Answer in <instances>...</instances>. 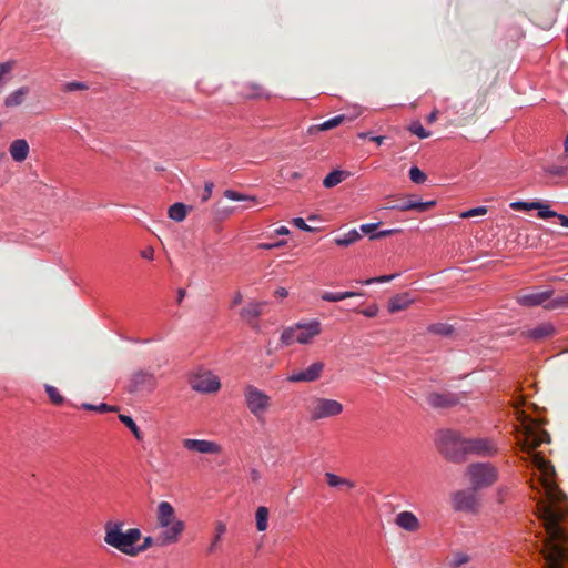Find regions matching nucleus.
<instances>
[{
	"mask_svg": "<svg viewBox=\"0 0 568 568\" xmlns=\"http://www.w3.org/2000/svg\"><path fill=\"white\" fill-rule=\"evenodd\" d=\"M516 437L517 445L530 455L531 463L540 471L545 498L537 504V513L546 534L540 550L544 568H568V532L564 526L568 517L566 496L554 480L555 467L535 452L541 444L550 443V435L535 420H529L523 422Z\"/></svg>",
	"mask_w": 568,
	"mask_h": 568,
	"instance_id": "nucleus-1",
	"label": "nucleus"
},
{
	"mask_svg": "<svg viewBox=\"0 0 568 568\" xmlns=\"http://www.w3.org/2000/svg\"><path fill=\"white\" fill-rule=\"evenodd\" d=\"M123 521L109 520L104 524V542L121 554L135 558L154 545L156 537H142L139 528L123 529Z\"/></svg>",
	"mask_w": 568,
	"mask_h": 568,
	"instance_id": "nucleus-2",
	"label": "nucleus"
},
{
	"mask_svg": "<svg viewBox=\"0 0 568 568\" xmlns=\"http://www.w3.org/2000/svg\"><path fill=\"white\" fill-rule=\"evenodd\" d=\"M156 527L162 530L156 536L158 546L176 544L185 529V524L175 515L173 506L169 501H161L155 513Z\"/></svg>",
	"mask_w": 568,
	"mask_h": 568,
	"instance_id": "nucleus-3",
	"label": "nucleus"
},
{
	"mask_svg": "<svg viewBox=\"0 0 568 568\" xmlns=\"http://www.w3.org/2000/svg\"><path fill=\"white\" fill-rule=\"evenodd\" d=\"M436 443L440 454L450 462L460 463L467 455V439L454 430L445 429L438 432Z\"/></svg>",
	"mask_w": 568,
	"mask_h": 568,
	"instance_id": "nucleus-4",
	"label": "nucleus"
},
{
	"mask_svg": "<svg viewBox=\"0 0 568 568\" xmlns=\"http://www.w3.org/2000/svg\"><path fill=\"white\" fill-rule=\"evenodd\" d=\"M321 334V323L312 321L310 323H297L287 327L282 332L281 343L290 346L297 342L300 344H308L315 336Z\"/></svg>",
	"mask_w": 568,
	"mask_h": 568,
	"instance_id": "nucleus-5",
	"label": "nucleus"
},
{
	"mask_svg": "<svg viewBox=\"0 0 568 568\" xmlns=\"http://www.w3.org/2000/svg\"><path fill=\"white\" fill-rule=\"evenodd\" d=\"M467 475L474 490L489 487L498 478L497 469L493 465L485 463L469 465L467 467Z\"/></svg>",
	"mask_w": 568,
	"mask_h": 568,
	"instance_id": "nucleus-6",
	"label": "nucleus"
},
{
	"mask_svg": "<svg viewBox=\"0 0 568 568\" xmlns=\"http://www.w3.org/2000/svg\"><path fill=\"white\" fill-rule=\"evenodd\" d=\"M245 404L257 419H261L271 406V397L253 385L244 388Z\"/></svg>",
	"mask_w": 568,
	"mask_h": 568,
	"instance_id": "nucleus-7",
	"label": "nucleus"
},
{
	"mask_svg": "<svg viewBox=\"0 0 568 568\" xmlns=\"http://www.w3.org/2000/svg\"><path fill=\"white\" fill-rule=\"evenodd\" d=\"M190 385L199 393H216L221 388L220 378L211 371L202 368L190 376Z\"/></svg>",
	"mask_w": 568,
	"mask_h": 568,
	"instance_id": "nucleus-8",
	"label": "nucleus"
},
{
	"mask_svg": "<svg viewBox=\"0 0 568 568\" xmlns=\"http://www.w3.org/2000/svg\"><path fill=\"white\" fill-rule=\"evenodd\" d=\"M308 410L311 418L317 420L339 415L343 412V405L335 399L315 398Z\"/></svg>",
	"mask_w": 568,
	"mask_h": 568,
	"instance_id": "nucleus-9",
	"label": "nucleus"
},
{
	"mask_svg": "<svg viewBox=\"0 0 568 568\" xmlns=\"http://www.w3.org/2000/svg\"><path fill=\"white\" fill-rule=\"evenodd\" d=\"M156 386V378L152 372L139 369L132 373L128 392L131 394H150Z\"/></svg>",
	"mask_w": 568,
	"mask_h": 568,
	"instance_id": "nucleus-10",
	"label": "nucleus"
},
{
	"mask_svg": "<svg viewBox=\"0 0 568 568\" xmlns=\"http://www.w3.org/2000/svg\"><path fill=\"white\" fill-rule=\"evenodd\" d=\"M452 507L456 511L476 513L479 508V499L476 490L463 489L452 495Z\"/></svg>",
	"mask_w": 568,
	"mask_h": 568,
	"instance_id": "nucleus-11",
	"label": "nucleus"
},
{
	"mask_svg": "<svg viewBox=\"0 0 568 568\" xmlns=\"http://www.w3.org/2000/svg\"><path fill=\"white\" fill-rule=\"evenodd\" d=\"M554 290H545V291H525L520 292L516 300L518 304L526 307H535V306H544L554 300Z\"/></svg>",
	"mask_w": 568,
	"mask_h": 568,
	"instance_id": "nucleus-12",
	"label": "nucleus"
},
{
	"mask_svg": "<svg viewBox=\"0 0 568 568\" xmlns=\"http://www.w3.org/2000/svg\"><path fill=\"white\" fill-rule=\"evenodd\" d=\"M325 364L323 362H314L307 368L301 371H293L287 381L291 383H311L320 379L324 371Z\"/></svg>",
	"mask_w": 568,
	"mask_h": 568,
	"instance_id": "nucleus-13",
	"label": "nucleus"
},
{
	"mask_svg": "<svg viewBox=\"0 0 568 568\" xmlns=\"http://www.w3.org/2000/svg\"><path fill=\"white\" fill-rule=\"evenodd\" d=\"M182 445L187 450L201 454H219L221 452L220 445L211 440L186 438L183 439Z\"/></svg>",
	"mask_w": 568,
	"mask_h": 568,
	"instance_id": "nucleus-14",
	"label": "nucleus"
},
{
	"mask_svg": "<svg viewBox=\"0 0 568 568\" xmlns=\"http://www.w3.org/2000/svg\"><path fill=\"white\" fill-rule=\"evenodd\" d=\"M467 454L491 456L496 453L494 443L487 438L467 439Z\"/></svg>",
	"mask_w": 568,
	"mask_h": 568,
	"instance_id": "nucleus-15",
	"label": "nucleus"
},
{
	"mask_svg": "<svg viewBox=\"0 0 568 568\" xmlns=\"http://www.w3.org/2000/svg\"><path fill=\"white\" fill-rule=\"evenodd\" d=\"M435 204H436L435 201L423 202V201L415 200L414 197H409V199L403 200L396 204L389 205L386 209L398 210V211L415 210L418 212H425V211L429 210L430 207H433Z\"/></svg>",
	"mask_w": 568,
	"mask_h": 568,
	"instance_id": "nucleus-16",
	"label": "nucleus"
},
{
	"mask_svg": "<svg viewBox=\"0 0 568 568\" xmlns=\"http://www.w3.org/2000/svg\"><path fill=\"white\" fill-rule=\"evenodd\" d=\"M556 334V328L551 323H541L535 328L524 331L521 335L532 341H544Z\"/></svg>",
	"mask_w": 568,
	"mask_h": 568,
	"instance_id": "nucleus-17",
	"label": "nucleus"
},
{
	"mask_svg": "<svg viewBox=\"0 0 568 568\" xmlns=\"http://www.w3.org/2000/svg\"><path fill=\"white\" fill-rule=\"evenodd\" d=\"M395 524L409 532H415L420 528L419 519L412 511L404 510L396 515Z\"/></svg>",
	"mask_w": 568,
	"mask_h": 568,
	"instance_id": "nucleus-18",
	"label": "nucleus"
},
{
	"mask_svg": "<svg viewBox=\"0 0 568 568\" xmlns=\"http://www.w3.org/2000/svg\"><path fill=\"white\" fill-rule=\"evenodd\" d=\"M30 152L29 143L24 139H17L11 142L9 153L16 162H23Z\"/></svg>",
	"mask_w": 568,
	"mask_h": 568,
	"instance_id": "nucleus-19",
	"label": "nucleus"
},
{
	"mask_svg": "<svg viewBox=\"0 0 568 568\" xmlns=\"http://www.w3.org/2000/svg\"><path fill=\"white\" fill-rule=\"evenodd\" d=\"M414 302L415 300L407 292L396 294L388 302V311L389 313H396L407 310Z\"/></svg>",
	"mask_w": 568,
	"mask_h": 568,
	"instance_id": "nucleus-20",
	"label": "nucleus"
},
{
	"mask_svg": "<svg viewBox=\"0 0 568 568\" xmlns=\"http://www.w3.org/2000/svg\"><path fill=\"white\" fill-rule=\"evenodd\" d=\"M427 404L434 408H446L455 405L457 399L450 394L430 393L426 397Z\"/></svg>",
	"mask_w": 568,
	"mask_h": 568,
	"instance_id": "nucleus-21",
	"label": "nucleus"
},
{
	"mask_svg": "<svg viewBox=\"0 0 568 568\" xmlns=\"http://www.w3.org/2000/svg\"><path fill=\"white\" fill-rule=\"evenodd\" d=\"M265 305V302H251L241 310L240 316L243 321L252 323L262 315Z\"/></svg>",
	"mask_w": 568,
	"mask_h": 568,
	"instance_id": "nucleus-22",
	"label": "nucleus"
},
{
	"mask_svg": "<svg viewBox=\"0 0 568 568\" xmlns=\"http://www.w3.org/2000/svg\"><path fill=\"white\" fill-rule=\"evenodd\" d=\"M29 88L28 87H21L17 89L16 91L11 92L6 99H4V105L7 108H13L21 105L26 99V97L29 94Z\"/></svg>",
	"mask_w": 568,
	"mask_h": 568,
	"instance_id": "nucleus-23",
	"label": "nucleus"
},
{
	"mask_svg": "<svg viewBox=\"0 0 568 568\" xmlns=\"http://www.w3.org/2000/svg\"><path fill=\"white\" fill-rule=\"evenodd\" d=\"M348 175L349 173L347 171L334 170L325 176L323 180V185L327 189L334 187L344 181Z\"/></svg>",
	"mask_w": 568,
	"mask_h": 568,
	"instance_id": "nucleus-24",
	"label": "nucleus"
},
{
	"mask_svg": "<svg viewBox=\"0 0 568 568\" xmlns=\"http://www.w3.org/2000/svg\"><path fill=\"white\" fill-rule=\"evenodd\" d=\"M363 293L359 292H324L321 297L326 302H339L348 297L353 296H362Z\"/></svg>",
	"mask_w": 568,
	"mask_h": 568,
	"instance_id": "nucleus-25",
	"label": "nucleus"
},
{
	"mask_svg": "<svg viewBox=\"0 0 568 568\" xmlns=\"http://www.w3.org/2000/svg\"><path fill=\"white\" fill-rule=\"evenodd\" d=\"M325 478L331 487H346L352 489L355 487V484L346 478L339 477L333 473H325Z\"/></svg>",
	"mask_w": 568,
	"mask_h": 568,
	"instance_id": "nucleus-26",
	"label": "nucleus"
},
{
	"mask_svg": "<svg viewBox=\"0 0 568 568\" xmlns=\"http://www.w3.org/2000/svg\"><path fill=\"white\" fill-rule=\"evenodd\" d=\"M361 239L357 230L353 229L349 232L334 239V243L338 246H349Z\"/></svg>",
	"mask_w": 568,
	"mask_h": 568,
	"instance_id": "nucleus-27",
	"label": "nucleus"
},
{
	"mask_svg": "<svg viewBox=\"0 0 568 568\" xmlns=\"http://www.w3.org/2000/svg\"><path fill=\"white\" fill-rule=\"evenodd\" d=\"M345 120H346V116L344 114H339V115H336V116H334V118L323 122L322 124L312 126L310 129V131L311 132H313V131H327V130H331V129H334V128L338 126Z\"/></svg>",
	"mask_w": 568,
	"mask_h": 568,
	"instance_id": "nucleus-28",
	"label": "nucleus"
},
{
	"mask_svg": "<svg viewBox=\"0 0 568 568\" xmlns=\"http://www.w3.org/2000/svg\"><path fill=\"white\" fill-rule=\"evenodd\" d=\"M256 529L258 531H265L268 527V509L264 506H260L255 513Z\"/></svg>",
	"mask_w": 568,
	"mask_h": 568,
	"instance_id": "nucleus-29",
	"label": "nucleus"
},
{
	"mask_svg": "<svg viewBox=\"0 0 568 568\" xmlns=\"http://www.w3.org/2000/svg\"><path fill=\"white\" fill-rule=\"evenodd\" d=\"M168 214L170 219L181 222L186 217V205L183 203H174L170 206Z\"/></svg>",
	"mask_w": 568,
	"mask_h": 568,
	"instance_id": "nucleus-30",
	"label": "nucleus"
},
{
	"mask_svg": "<svg viewBox=\"0 0 568 568\" xmlns=\"http://www.w3.org/2000/svg\"><path fill=\"white\" fill-rule=\"evenodd\" d=\"M224 196L231 201H246L250 204L246 207H250L257 203V200L255 196L252 195H245L240 192H236L234 190H226L224 192Z\"/></svg>",
	"mask_w": 568,
	"mask_h": 568,
	"instance_id": "nucleus-31",
	"label": "nucleus"
},
{
	"mask_svg": "<svg viewBox=\"0 0 568 568\" xmlns=\"http://www.w3.org/2000/svg\"><path fill=\"white\" fill-rule=\"evenodd\" d=\"M225 531H226L225 524H223L222 521H219L216 524V527H215V536L212 539L210 546L207 547V552L209 554H214L215 552V550L217 549L219 544L221 541V538L225 534Z\"/></svg>",
	"mask_w": 568,
	"mask_h": 568,
	"instance_id": "nucleus-32",
	"label": "nucleus"
},
{
	"mask_svg": "<svg viewBox=\"0 0 568 568\" xmlns=\"http://www.w3.org/2000/svg\"><path fill=\"white\" fill-rule=\"evenodd\" d=\"M427 331L429 333L440 335V336H450L454 333V327L447 323H436L428 326Z\"/></svg>",
	"mask_w": 568,
	"mask_h": 568,
	"instance_id": "nucleus-33",
	"label": "nucleus"
},
{
	"mask_svg": "<svg viewBox=\"0 0 568 568\" xmlns=\"http://www.w3.org/2000/svg\"><path fill=\"white\" fill-rule=\"evenodd\" d=\"M119 420L121 423H123L131 432L132 434L134 435V437L138 439V440H142L143 439V434L142 432L139 429V427L136 426L135 422L132 419V417L128 416V415H124V414H120L119 415Z\"/></svg>",
	"mask_w": 568,
	"mask_h": 568,
	"instance_id": "nucleus-34",
	"label": "nucleus"
},
{
	"mask_svg": "<svg viewBox=\"0 0 568 568\" xmlns=\"http://www.w3.org/2000/svg\"><path fill=\"white\" fill-rule=\"evenodd\" d=\"M561 307H568V293L554 297V300L546 305V310H556Z\"/></svg>",
	"mask_w": 568,
	"mask_h": 568,
	"instance_id": "nucleus-35",
	"label": "nucleus"
},
{
	"mask_svg": "<svg viewBox=\"0 0 568 568\" xmlns=\"http://www.w3.org/2000/svg\"><path fill=\"white\" fill-rule=\"evenodd\" d=\"M538 211V217L540 219H549V217H557L560 215L559 213L550 210L548 204H545L542 202H538V207L536 209Z\"/></svg>",
	"mask_w": 568,
	"mask_h": 568,
	"instance_id": "nucleus-36",
	"label": "nucleus"
},
{
	"mask_svg": "<svg viewBox=\"0 0 568 568\" xmlns=\"http://www.w3.org/2000/svg\"><path fill=\"white\" fill-rule=\"evenodd\" d=\"M45 392L50 400L55 405H61L64 402L63 396L59 393L58 388L52 385H45Z\"/></svg>",
	"mask_w": 568,
	"mask_h": 568,
	"instance_id": "nucleus-37",
	"label": "nucleus"
},
{
	"mask_svg": "<svg viewBox=\"0 0 568 568\" xmlns=\"http://www.w3.org/2000/svg\"><path fill=\"white\" fill-rule=\"evenodd\" d=\"M82 408L87 409V410H94V412H99V413H106V412H116L118 410V407L116 406H110L108 404H100V405H92V404H82Z\"/></svg>",
	"mask_w": 568,
	"mask_h": 568,
	"instance_id": "nucleus-38",
	"label": "nucleus"
},
{
	"mask_svg": "<svg viewBox=\"0 0 568 568\" xmlns=\"http://www.w3.org/2000/svg\"><path fill=\"white\" fill-rule=\"evenodd\" d=\"M510 207L515 211H531L538 207V201L536 202H523L517 201L510 203Z\"/></svg>",
	"mask_w": 568,
	"mask_h": 568,
	"instance_id": "nucleus-39",
	"label": "nucleus"
},
{
	"mask_svg": "<svg viewBox=\"0 0 568 568\" xmlns=\"http://www.w3.org/2000/svg\"><path fill=\"white\" fill-rule=\"evenodd\" d=\"M409 179L416 184H423L427 176L419 168L413 166L409 170Z\"/></svg>",
	"mask_w": 568,
	"mask_h": 568,
	"instance_id": "nucleus-40",
	"label": "nucleus"
},
{
	"mask_svg": "<svg viewBox=\"0 0 568 568\" xmlns=\"http://www.w3.org/2000/svg\"><path fill=\"white\" fill-rule=\"evenodd\" d=\"M408 130L419 139H426L430 135V132L426 131L419 122L412 123Z\"/></svg>",
	"mask_w": 568,
	"mask_h": 568,
	"instance_id": "nucleus-41",
	"label": "nucleus"
},
{
	"mask_svg": "<svg viewBox=\"0 0 568 568\" xmlns=\"http://www.w3.org/2000/svg\"><path fill=\"white\" fill-rule=\"evenodd\" d=\"M469 561V557L463 552H456L454 554L452 560H450V566L453 568H459L460 566H463L464 564H467Z\"/></svg>",
	"mask_w": 568,
	"mask_h": 568,
	"instance_id": "nucleus-42",
	"label": "nucleus"
},
{
	"mask_svg": "<svg viewBox=\"0 0 568 568\" xmlns=\"http://www.w3.org/2000/svg\"><path fill=\"white\" fill-rule=\"evenodd\" d=\"M486 213H487L486 206H478V207H474V209L463 212L460 214V217L469 219V217L477 216V215H485Z\"/></svg>",
	"mask_w": 568,
	"mask_h": 568,
	"instance_id": "nucleus-43",
	"label": "nucleus"
},
{
	"mask_svg": "<svg viewBox=\"0 0 568 568\" xmlns=\"http://www.w3.org/2000/svg\"><path fill=\"white\" fill-rule=\"evenodd\" d=\"M396 276H397V274L382 275V276L372 277V278H368V280H365V281H361L359 283H362L364 285H369V284H373V283H386V282L392 281Z\"/></svg>",
	"mask_w": 568,
	"mask_h": 568,
	"instance_id": "nucleus-44",
	"label": "nucleus"
},
{
	"mask_svg": "<svg viewBox=\"0 0 568 568\" xmlns=\"http://www.w3.org/2000/svg\"><path fill=\"white\" fill-rule=\"evenodd\" d=\"M88 85L84 82L72 81L63 85V91L71 92L75 90H87Z\"/></svg>",
	"mask_w": 568,
	"mask_h": 568,
	"instance_id": "nucleus-45",
	"label": "nucleus"
},
{
	"mask_svg": "<svg viewBox=\"0 0 568 568\" xmlns=\"http://www.w3.org/2000/svg\"><path fill=\"white\" fill-rule=\"evenodd\" d=\"M397 232H399V230H397V229L383 230V231L372 234L371 240L386 237V236L393 235Z\"/></svg>",
	"mask_w": 568,
	"mask_h": 568,
	"instance_id": "nucleus-46",
	"label": "nucleus"
},
{
	"mask_svg": "<svg viewBox=\"0 0 568 568\" xmlns=\"http://www.w3.org/2000/svg\"><path fill=\"white\" fill-rule=\"evenodd\" d=\"M213 187H214L213 182H211V181L205 182L204 191H203V194H202V201L203 202H206L211 197Z\"/></svg>",
	"mask_w": 568,
	"mask_h": 568,
	"instance_id": "nucleus-47",
	"label": "nucleus"
},
{
	"mask_svg": "<svg viewBox=\"0 0 568 568\" xmlns=\"http://www.w3.org/2000/svg\"><path fill=\"white\" fill-rule=\"evenodd\" d=\"M545 171L551 175H557V176H561L565 174L566 172V169L562 168V166H557V165H552V166H548L545 169Z\"/></svg>",
	"mask_w": 568,
	"mask_h": 568,
	"instance_id": "nucleus-48",
	"label": "nucleus"
},
{
	"mask_svg": "<svg viewBox=\"0 0 568 568\" xmlns=\"http://www.w3.org/2000/svg\"><path fill=\"white\" fill-rule=\"evenodd\" d=\"M292 223H293L296 227H298V229H301V230H303V231H307V232L312 231V227H311V226H308V225L305 223L304 219H302V217H295V219H293Z\"/></svg>",
	"mask_w": 568,
	"mask_h": 568,
	"instance_id": "nucleus-49",
	"label": "nucleus"
},
{
	"mask_svg": "<svg viewBox=\"0 0 568 568\" xmlns=\"http://www.w3.org/2000/svg\"><path fill=\"white\" fill-rule=\"evenodd\" d=\"M378 225L379 223L362 224L361 231L365 234H369L371 236L372 234H374L373 232L377 229Z\"/></svg>",
	"mask_w": 568,
	"mask_h": 568,
	"instance_id": "nucleus-50",
	"label": "nucleus"
},
{
	"mask_svg": "<svg viewBox=\"0 0 568 568\" xmlns=\"http://www.w3.org/2000/svg\"><path fill=\"white\" fill-rule=\"evenodd\" d=\"M366 317H375L378 314L377 305H371L361 312Z\"/></svg>",
	"mask_w": 568,
	"mask_h": 568,
	"instance_id": "nucleus-51",
	"label": "nucleus"
},
{
	"mask_svg": "<svg viewBox=\"0 0 568 568\" xmlns=\"http://www.w3.org/2000/svg\"><path fill=\"white\" fill-rule=\"evenodd\" d=\"M285 241H278L276 243H261L258 245V247L263 248V250H273L275 247H280V246H283L285 245Z\"/></svg>",
	"mask_w": 568,
	"mask_h": 568,
	"instance_id": "nucleus-52",
	"label": "nucleus"
},
{
	"mask_svg": "<svg viewBox=\"0 0 568 568\" xmlns=\"http://www.w3.org/2000/svg\"><path fill=\"white\" fill-rule=\"evenodd\" d=\"M231 212L232 211L229 209L220 210L216 207L214 214H215L216 219L223 220V219H226L231 214Z\"/></svg>",
	"mask_w": 568,
	"mask_h": 568,
	"instance_id": "nucleus-53",
	"label": "nucleus"
},
{
	"mask_svg": "<svg viewBox=\"0 0 568 568\" xmlns=\"http://www.w3.org/2000/svg\"><path fill=\"white\" fill-rule=\"evenodd\" d=\"M141 256L145 260H153L154 251L152 247H148L141 252Z\"/></svg>",
	"mask_w": 568,
	"mask_h": 568,
	"instance_id": "nucleus-54",
	"label": "nucleus"
},
{
	"mask_svg": "<svg viewBox=\"0 0 568 568\" xmlns=\"http://www.w3.org/2000/svg\"><path fill=\"white\" fill-rule=\"evenodd\" d=\"M253 93L245 94L247 98H258L262 97V88L260 85H253Z\"/></svg>",
	"mask_w": 568,
	"mask_h": 568,
	"instance_id": "nucleus-55",
	"label": "nucleus"
},
{
	"mask_svg": "<svg viewBox=\"0 0 568 568\" xmlns=\"http://www.w3.org/2000/svg\"><path fill=\"white\" fill-rule=\"evenodd\" d=\"M288 294L287 290L284 288V287H278L276 291H275V295L278 296V297H286Z\"/></svg>",
	"mask_w": 568,
	"mask_h": 568,
	"instance_id": "nucleus-56",
	"label": "nucleus"
},
{
	"mask_svg": "<svg viewBox=\"0 0 568 568\" xmlns=\"http://www.w3.org/2000/svg\"><path fill=\"white\" fill-rule=\"evenodd\" d=\"M275 233L278 235H287L290 233V230L286 226H280L275 230Z\"/></svg>",
	"mask_w": 568,
	"mask_h": 568,
	"instance_id": "nucleus-57",
	"label": "nucleus"
},
{
	"mask_svg": "<svg viewBox=\"0 0 568 568\" xmlns=\"http://www.w3.org/2000/svg\"><path fill=\"white\" fill-rule=\"evenodd\" d=\"M437 114H438V111L437 110H434L428 116H427V122L428 123H433L437 120Z\"/></svg>",
	"mask_w": 568,
	"mask_h": 568,
	"instance_id": "nucleus-58",
	"label": "nucleus"
},
{
	"mask_svg": "<svg viewBox=\"0 0 568 568\" xmlns=\"http://www.w3.org/2000/svg\"><path fill=\"white\" fill-rule=\"evenodd\" d=\"M242 294L237 292L232 301V306L239 305L242 302Z\"/></svg>",
	"mask_w": 568,
	"mask_h": 568,
	"instance_id": "nucleus-59",
	"label": "nucleus"
},
{
	"mask_svg": "<svg viewBox=\"0 0 568 568\" xmlns=\"http://www.w3.org/2000/svg\"><path fill=\"white\" fill-rule=\"evenodd\" d=\"M558 220L560 222V225L568 227V216L566 215H558Z\"/></svg>",
	"mask_w": 568,
	"mask_h": 568,
	"instance_id": "nucleus-60",
	"label": "nucleus"
},
{
	"mask_svg": "<svg viewBox=\"0 0 568 568\" xmlns=\"http://www.w3.org/2000/svg\"><path fill=\"white\" fill-rule=\"evenodd\" d=\"M184 296H185V290L180 288V290L178 291V303H179V304L183 301Z\"/></svg>",
	"mask_w": 568,
	"mask_h": 568,
	"instance_id": "nucleus-61",
	"label": "nucleus"
},
{
	"mask_svg": "<svg viewBox=\"0 0 568 568\" xmlns=\"http://www.w3.org/2000/svg\"><path fill=\"white\" fill-rule=\"evenodd\" d=\"M369 139L381 145L384 141V136H369Z\"/></svg>",
	"mask_w": 568,
	"mask_h": 568,
	"instance_id": "nucleus-62",
	"label": "nucleus"
},
{
	"mask_svg": "<svg viewBox=\"0 0 568 568\" xmlns=\"http://www.w3.org/2000/svg\"><path fill=\"white\" fill-rule=\"evenodd\" d=\"M251 477H252V479H253V480H257V479L260 478V474H258V471H257V470H255V469H253V470L251 471Z\"/></svg>",
	"mask_w": 568,
	"mask_h": 568,
	"instance_id": "nucleus-63",
	"label": "nucleus"
},
{
	"mask_svg": "<svg viewBox=\"0 0 568 568\" xmlns=\"http://www.w3.org/2000/svg\"><path fill=\"white\" fill-rule=\"evenodd\" d=\"M368 136H369V133H367V132L358 133V138H359V139H366V138H368Z\"/></svg>",
	"mask_w": 568,
	"mask_h": 568,
	"instance_id": "nucleus-64",
	"label": "nucleus"
}]
</instances>
